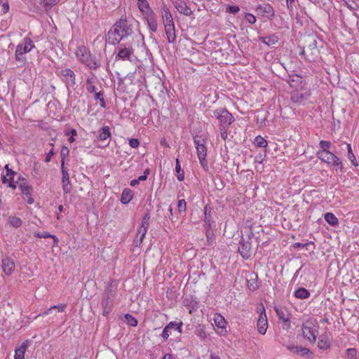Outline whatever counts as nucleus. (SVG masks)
<instances>
[{"label":"nucleus","mask_w":359,"mask_h":359,"mask_svg":"<svg viewBox=\"0 0 359 359\" xmlns=\"http://www.w3.org/2000/svg\"><path fill=\"white\" fill-rule=\"evenodd\" d=\"M114 293L111 288H107L102 295L101 306L102 308V315L107 316L112 311V302L114 300Z\"/></svg>","instance_id":"9d476101"},{"label":"nucleus","mask_w":359,"mask_h":359,"mask_svg":"<svg viewBox=\"0 0 359 359\" xmlns=\"http://www.w3.org/2000/svg\"><path fill=\"white\" fill-rule=\"evenodd\" d=\"M311 244L313 245L314 243L312 242V241H311L309 243H304V244L301 243H295L293 244V247L294 248H306V246H308L309 245H311Z\"/></svg>","instance_id":"052dcab7"},{"label":"nucleus","mask_w":359,"mask_h":359,"mask_svg":"<svg viewBox=\"0 0 359 359\" xmlns=\"http://www.w3.org/2000/svg\"><path fill=\"white\" fill-rule=\"evenodd\" d=\"M96 79L94 77H88L86 81V88L88 93L94 94V99L100 101V104L102 108H106V102L104 98L103 90H98L97 87L95 86Z\"/></svg>","instance_id":"423d86ee"},{"label":"nucleus","mask_w":359,"mask_h":359,"mask_svg":"<svg viewBox=\"0 0 359 359\" xmlns=\"http://www.w3.org/2000/svg\"><path fill=\"white\" fill-rule=\"evenodd\" d=\"M183 325V323L180 321V323L177 322H170L163 329V332L161 334V337L163 338V339L166 340L169 337V334H168V330L170 328H174L175 330H177L179 333H182V326Z\"/></svg>","instance_id":"6ab92c4d"},{"label":"nucleus","mask_w":359,"mask_h":359,"mask_svg":"<svg viewBox=\"0 0 359 359\" xmlns=\"http://www.w3.org/2000/svg\"><path fill=\"white\" fill-rule=\"evenodd\" d=\"M346 354L349 359H355L357 351L354 348H349L346 349Z\"/></svg>","instance_id":"8fccbe9b"},{"label":"nucleus","mask_w":359,"mask_h":359,"mask_svg":"<svg viewBox=\"0 0 359 359\" xmlns=\"http://www.w3.org/2000/svg\"><path fill=\"white\" fill-rule=\"evenodd\" d=\"M161 12L164 26L175 25L172 15L169 8L165 4H163V5L161 6Z\"/></svg>","instance_id":"dca6fc26"},{"label":"nucleus","mask_w":359,"mask_h":359,"mask_svg":"<svg viewBox=\"0 0 359 359\" xmlns=\"http://www.w3.org/2000/svg\"><path fill=\"white\" fill-rule=\"evenodd\" d=\"M278 36L276 34L267 36L266 45L269 46L275 45L278 41Z\"/></svg>","instance_id":"49530a36"},{"label":"nucleus","mask_w":359,"mask_h":359,"mask_svg":"<svg viewBox=\"0 0 359 359\" xmlns=\"http://www.w3.org/2000/svg\"><path fill=\"white\" fill-rule=\"evenodd\" d=\"M62 189L65 194H69L72 191V185L69 184H62Z\"/></svg>","instance_id":"0e129e2a"},{"label":"nucleus","mask_w":359,"mask_h":359,"mask_svg":"<svg viewBox=\"0 0 359 359\" xmlns=\"http://www.w3.org/2000/svg\"><path fill=\"white\" fill-rule=\"evenodd\" d=\"M34 48V43L30 38L25 37L23 41L19 43L16 47L15 53V59L21 65L25 63V57L23 56L25 53H29Z\"/></svg>","instance_id":"20e7f679"},{"label":"nucleus","mask_w":359,"mask_h":359,"mask_svg":"<svg viewBox=\"0 0 359 359\" xmlns=\"http://www.w3.org/2000/svg\"><path fill=\"white\" fill-rule=\"evenodd\" d=\"M17 184L22 194H30V191L32 190V187L29 184V182L26 179L19 178Z\"/></svg>","instance_id":"a878e982"},{"label":"nucleus","mask_w":359,"mask_h":359,"mask_svg":"<svg viewBox=\"0 0 359 359\" xmlns=\"http://www.w3.org/2000/svg\"><path fill=\"white\" fill-rule=\"evenodd\" d=\"M330 165L334 167L337 172H343L344 170V164L342 161L338 158L335 154L334 155V158L330 162Z\"/></svg>","instance_id":"72a5a7b5"},{"label":"nucleus","mask_w":359,"mask_h":359,"mask_svg":"<svg viewBox=\"0 0 359 359\" xmlns=\"http://www.w3.org/2000/svg\"><path fill=\"white\" fill-rule=\"evenodd\" d=\"M35 236L37 238H53L55 240V242L58 241V239L55 237V236L51 235L49 233H36L35 234Z\"/></svg>","instance_id":"864d4df0"},{"label":"nucleus","mask_w":359,"mask_h":359,"mask_svg":"<svg viewBox=\"0 0 359 359\" xmlns=\"http://www.w3.org/2000/svg\"><path fill=\"white\" fill-rule=\"evenodd\" d=\"M240 11V8L238 6L228 5L226 7V12L231 14H236Z\"/></svg>","instance_id":"3c124183"},{"label":"nucleus","mask_w":359,"mask_h":359,"mask_svg":"<svg viewBox=\"0 0 359 359\" xmlns=\"http://www.w3.org/2000/svg\"><path fill=\"white\" fill-rule=\"evenodd\" d=\"M332 144L329 141L320 140L319 146L322 149L320 151H330L328 149L331 147Z\"/></svg>","instance_id":"09e8293b"},{"label":"nucleus","mask_w":359,"mask_h":359,"mask_svg":"<svg viewBox=\"0 0 359 359\" xmlns=\"http://www.w3.org/2000/svg\"><path fill=\"white\" fill-rule=\"evenodd\" d=\"M60 0H41L40 4L48 12L52 9V8L57 4Z\"/></svg>","instance_id":"e433bc0d"},{"label":"nucleus","mask_w":359,"mask_h":359,"mask_svg":"<svg viewBox=\"0 0 359 359\" xmlns=\"http://www.w3.org/2000/svg\"><path fill=\"white\" fill-rule=\"evenodd\" d=\"M1 267L6 276L11 275L15 268V262L8 257H5L1 260Z\"/></svg>","instance_id":"2eb2a0df"},{"label":"nucleus","mask_w":359,"mask_h":359,"mask_svg":"<svg viewBox=\"0 0 359 359\" xmlns=\"http://www.w3.org/2000/svg\"><path fill=\"white\" fill-rule=\"evenodd\" d=\"M257 330L261 334H264L266 332L268 327V320L265 312V309L262 306V311L259 314V319L257 320Z\"/></svg>","instance_id":"4468645a"},{"label":"nucleus","mask_w":359,"mask_h":359,"mask_svg":"<svg viewBox=\"0 0 359 359\" xmlns=\"http://www.w3.org/2000/svg\"><path fill=\"white\" fill-rule=\"evenodd\" d=\"M177 208L180 212H185L187 209V203L185 200L181 199L178 201Z\"/></svg>","instance_id":"603ef678"},{"label":"nucleus","mask_w":359,"mask_h":359,"mask_svg":"<svg viewBox=\"0 0 359 359\" xmlns=\"http://www.w3.org/2000/svg\"><path fill=\"white\" fill-rule=\"evenodd\" d=\"M219 129H220V131H221V137L224 140H226L227 139V137H228V133H227V130L228 129H223V128H219Z\"/></svg>","instance_id":"69168bd1"},{"label":"nucleus","mask_w":359,"mask_h":359,"mask_svg":"<svg viewBox=\"0 0 359 359\" xmlns=\"http://www.w3.org/2000/svg\"><path fill=\"white\" fill-rule=\"evenodd\" d=\"M176 166H175V170L177 173V178L180 182H182L184 180V171L181 169V166L180 164V161L178 158H176Z\"/></svg>","instance_id":"79ce46f5"},{"label":"nucleus","mask_w":359,"mask_h":359,"mask_svg":"<svg viewBox=\"0 0 359 359\" xmlns=\"http://www.w3.org/2000/svg\"><path fill=\"white\" fill-rule=\"evenodd\" d=\"M144 18L147 22V25L150 31L152 32H156L158 29V23L156 18V14L154 11H151L149 14H147L146 16H144Z\"/></svg>","instance_id":"412c9836"},{"label":"nucleus","mask_w":359,"mask_h":359,"mask_svg":"<svg viewBox=\"0 0 359 359\" xmlns=\"http://www.w3.org/2000/svg\"><path fill=\"white\" fill-rule=\"evenodd\" d=\"M213 117L219 121V128L228 129L234 121L232 114L225 108H220L213 111Z\"/></svg>","instance_id":"39448f33"},{"label":"nucleus","mask_w":359,"mask_h":359,"mask_svg":"<svg viewBox=\"0 0 359 359\" xmlns=\"http://www.w3.org/2000/svg\"><path fill=\"white\" fill-rule=\"evenodd\" d=\"M239 245L238 252L241 257L245 259H249L251 256V243L248 241H243L239 243Z\"/></svg>","instance_id":"a211bd4d"},{"label":"nucleus","mask_w":359,"mask_h":359,"mask_svg":"<svg viewBox=\"0 0 359 359\" xmlns=\"http://www.w3.org/2000/svg\"><path fill=\"white\" fill-rule=\"evenodd\" d=\"M5 170L6 171V177H9L10 180H12V177H13L14 175H16V172L15 171H13L11 168H9L8 164L5 165Z\"/></svg>","instance_id":"13d9d810"},{"label":"nucleus","mask_w":359,"mask_h":359,"mask_svg":"<svg viewBox=\"0 0 359 359\" xmlns=\"http://www.w3.org/2000/svg\"><path fill=\"white\" fill-rule=\"evenodd\" d=\"M62 184H69L70 182H69L68 170H63V172H62Z\"/></svg>","instance_id":"4d7b16f0"},{"label":"nucleus","mask_w":359,"mask_h":359,"mask_svg":"<svg viewBox=\"0 0 359 359\" xmlns=\"http://www.w3.org/2000/svg\"><path fill=\"white\" fill-rule=\"evenodd\" d=\"M341 149H346L347 152H348L347 158L351 161V164L355 167L358 166V163L356 158L353 152L351 145L346 142H342L341 144Z\"/></svg>","instance_id":"b1692460"},{"label":"nucleus","mask_w":359,"mask_h":359,"mask_svg":"<svg viewBox=\"0 0 359 359\" xmlns=\"http://www.w3.org/2000/svg\"><path fill=\"white\" fill-rule=\"evenodd\" d=\"M286 347L287 350L299 356H307L308 358H312L313 355L309 348L305 347L296 346L294 344L287 345Z\"/></svg>","instance_id":"ddd939ff"},{"label":"nucleus","mask_w":359,"mask_h":359,"mask_svg":"<svg viewBox=\"0 0 359 359\" xmlns=\"http://www.w3.org/2000/svg\"><path fill=\"white\" fill-rule=\"evenodd\" d=\"M351 10L359 9V0H343Z\"/></svg>","instance_id":"c03bdc74"},{"label":"nucleus","mask_w":359,"mask_h":359,"mask_svg":"<svg viewBox=\"0 0 359 359\" xmlns=\"http://www.w3.org/2000/svg\"><path fill=\"white\" fill-rule=\"evenodd\" d=\"M310 96L309 93L303 94L299 93H294L291 96V100L293 102L302 104Z\"/></svg>","instance_id":"473e14b6"},{"label":"nucleus","mask_w":359,"mask_h":359,"mask_svg":"<svg viewBox=\"0 0 359 359\" xmlns=\"http://www.w3.org/2000/svg\"><path fill=\"white\" fill-rule=\"evenodd\" d=\"M69 152V149L67 147L63 146L60 151L61 160L65 161V158H67L68 157Z\"/></svg>","instance_id":"6e6d98bb"},{"label":"nucleus","mask_w":359,"mask_h":359,"mask_svg":"<svg viewBox=\"0 0 359 359\" xmlns=\"http://www.w3.org/2000/svg\"><path fill=\"white\" fill-rule=\"evenodd\" d=\"M54 154V152H53V149H52L51 150H50V151L46 154V158H45V162L48 163V162H50V160H51V158L52 156H53Z\"/></svg>","instance_id":"774afa93"},{"label":"nucleus","mask_w":359,"mask_h":359,"mask_svg":"<svg viewBox=\"0 0 359 359\" xmlns=\"http://www.w3.org/2000/svg\"><path fill=\"white\" fill-rule=\"evenodd\" d=\"M204 228H211L212 220L211 218V208L208 205L204 208Z\"/></svg>","instance_id":"7c9ffc66"},{"label":"nucleus","mask_w":359,"mask_h":359,"mask_svg":"<svg viewBox=\"0 0 359 359\" xmlns=\"http://www.w3.org/2000/svg\"><path fill=\"white\" fill-rule=\"evenodd\" d=\"M111 137L110 128L104 126L98 130V135L97 136L96 141L104 143L107 140Z\"/></svg>","instance_id":"4be33fe9"},{"label":"nucleus","mask_w":359,"mask_h":359,"mask_svg":"<svg viewBox=\"0 0 359 359\" xmlns=\"http://www.w3.org/2000/svg\"><path fill=\"white\" fill-rule=\"evenodd\" d=\"M318 325L316 320L309 318L306 320L302 327V335L304 339L308 340L310 343L313 344L316 341Z\"/></svg>","instance_id":"7ed1b4c3"},{"label":"nucleus","mask_w":359,"mask_h":359,"mask_svg":"<svg viewBox=\"0 0 359 359\" xmlns=\"http://www.w3.org/2000/svg\"><path fill=\"white\" fill-rule=\"evenodd\" d=\"M247 286L251 291H255L259 288L258 276L255 273H251L247 278Z\"/></svg>","instance_id":"5701e85b"},{"label":"nucleus","mask_w":359,"mask_h":359,"mask_svg":"<svg viewBox=\"0 0 359 359\" xmlns=\"http://www.w3.org/2000/svg\"><path fill=\"white\" fill-rule=\"evenodd\" d=\"M294 297L299 299H306L310 297L309 291L304 287H299L294 294Z\"/></svg>","instance_id":"f704fd0d"},{"label":"nucleus","mask_w":359,"mask_h":359,"mask_svg":"<svg viewBox=\"0 0 359 359\" xmlns=\"http://www.w3.org/2000/svg\"><path fill=\"white\" fill-rule=\"evenodd\" d=\"M194 144L197 150L198 158L206 157L207 156V147L205 145V140L200 136H196L194 137Z\"/></svg>","instance_id":"f8f14e48"},{"label":"nucleus","mask_w":359,"mask_h":359,"mask_svg":"<svg viewBox=\"0 0 359 359\" xmlns=\"http://www.w3.org/2000/svg\"><path fill=\"white\" fill-rule=\"evenodd\" d=\"M150 219V215L149 213H145L142 217V223L140 226L137 229L136 238L134 240V245L136 247L140 246L142 244L145 235L147 232L148 228L149 226V220Z\"/></svg>","instance_id":"1a4fd4ad"},{"label":"nucleus","mask_w":359,"mask_h":359,"mask_svg":"<svg viewBox=\"0 0 359 359\" xmlns=\"http://www.w3.org/2000/svg\"><path fill=\"white\" fill-rule=\"evenodd\" d=\"M137 6L144 16L149 14V12L153 11L147 0H137Z\"/></svg>","instance_id":"c85d7f7f"},{"label":"nucleus","mask_w":359,"mask_h":359,"mask_svg":"<svg viewBox=\"0 0 359 359\" xmlns=\"http://www.w3.org/2000/svg\"><path fill=\"white\" fill-rule=\"evenodd\" d=\"M125 319L128 325L135 327L137 325V319L130 314H126Z\"/></svg>","instance_id":"de8ad7c7"},{"label":"nucleus","mask_w":359,"mask_h":359,"mask_svg":"<svg viewBox=\"0 0 359 359\" xmlns=\"http://www.w3.org/2000/svg\"><path fill=\"white\" fill-rule=\"evenodd\" d=\"M324 219L332 226H337L339 224L337 217L332 212L325 213Z\"/></svg>","instance_id":"c9c22d12"},{"label":"nucleus","mask_w":359,"mask_h":359,"mask_svg":"<svg viewBox=\"0 0 359 359\" xmlns=\"http://www.w3.org/2000/svg\"><path fill=\"white\" fill-rule=\"evenodd\" d=\"M197 336L202 340L207 337V334L203 328L201 327L200 329L197 330Z\"/></svg>","instance_id":"bf43d9fd"},{"label":"nucleus","mask_w":359,"mask_h":359,"mask_svg":"<svg viewBox=\"0 0 359 359\" xmlns=\"http://www.w3.org/2000/svg\"><path fill=\"white\" fill-rule=\"evenodd\" d=\"M168 41L173 43L176 40L175 25L164 26Z\"/></svg>","instance_id":"bb28decb"},{"label":"nucleus","mask_w":359,"mask_h":359,"mask_svg":"<svg viewBox=\"0 0 359 359\" xmlns=\"http://www.w3.org/2000/svg\"><path fill=\"white\" fill-rule=\"evenodd\" d=\"M198 160L200 161L201 165L204 168V170H208V161L206 160V157L198 158Z\"/></svg>","instance_id":"680f3d73"},{"label":"nucleus","mask_w":359,"mask_h":359,"mask_svg":"<svg viewBox=\"0 0 359 359\" xmlns=\"http://www.w3.org/2000/svg\"><path fill=\"white\" fill-rule=\"evenodd\" d=\"M214 322L215 325L219 327L224 329L226 327V321L224 318L220 314H216L214 317Z\"/></svg>","instance_id":"ea45409f"},{"label":"nucleus","mask_w":359,"mask_h":359,"mask_svg":"<svg viewBox=\"0 0 359 359\" xmlns=\"http://www.w3.org/2000/svg\"><path fill=\"white\" fill-rule=\"evenodd\" d=\"M29 341L28 340H25L22 343V344L20 346V347L16 348L15 350V359H24L25 358V353L27 350V348L29 346Z\"/></svg>","instance_id":"393cba45"},{"label":"nucleus","mask_w":359,"mask_h":359,"mask_svg":"<svg viewBox=\"0 0 359 359\" xmlns=\"http://www.w3.org/2000/svg\"><path fill=\"white\" fill-rule=\"evenodd\" d=\"M2 182L5 184H7L8 187L12 188L13 189H15L17 187V182H15L13 181V177H12V180H10V178H7L6 176L2 177Z\"/></svg>","instance_id":"a18cd8bd"},{"label":"nucleus","mask_w":359,"mask_h":359,"mask_svg":"<svg viewBox=\"0 0 359 359\" xmlns=\"http://www.w3.org/2000/svg\"><path fill=\"white\" fill-rule=\"evenodd\" d=\"M206 230V238L208 241H209L210 239H212V231L211 230V228H205Z\"/></svg>","instance_id":"338daca9"},{"label":"nucleus","mask_w":359,"mask_h":359,"mask_svg":"<svg viewBox=\"0 0 359 359\" xmlns=\"http://www.w3.org/2000/svg\"><path fill=\"white\" fill-rule=\"evenodd\" d=\"M116 49L118 50L116 55V60H129L131 61V56L134 53V48L131 41L128 43H118Z\"/></svg>","instance_id":"6e6552de"},{"label":"nucleus","mask_w":359,"mask_h":359,"mask_svg":"<svg viewBox=\"0 0 359 359\" xmlns=\"http://www.w3.org/2000/svg\"><path fill=\"white\" fill-rule=\"evenodd\" d=\"M245 20L251 25H253L256 22L255 16L250 13H245Z\"/></svg>","instance_id":"5fc2aeb1"},{"label":"nucleus","mask_w":359,"mask_h":359,"mask_svg":"<svg viewBox=\"0 0 359 359\" xmlns=\"http://www.w3.org/2000/svg\"><path fill=\"white\" fill-rule=\"evenodd\" d=\"M276 312L278 318L287 323V326H290V318L289 315L287 312L281 309H276Z\"/></svg>","instance_id":"58836bf2"},{"label":"nucleus","mask_w":359,"mask_h":359,"mask_svg":"<svg viewBox=\"0 0 359 359\" xmlns=\"http://www.w3.org/2000/svg\"><path fill=\"white\" fill-rule=\"evenodd\" d=\"M56 74L61 78L67 89L69 88H74L76 85V74L71 69H62L59 72H57Z\"/></svg>","instance_id":"9b49d317"},{"label":"nucleus","mask_w":359,"mask_h":359,"mask_svg":"<svg viewBox=\"0 0 359 359\" xmlns=\"http://www.w3.org/2000/svg\"><path fill=\"white\" fill-rule=\"evenodd\" d=\"M140 144V142L137 139L132 138L129 140V145L132 148H137Z\"/></svg>","instance_id":"e2e57ef3"},{"label":"nucleus","mask_w":359,"mask_h":359,"mask_svg":"<svg viewBox=\"0 0 359 359\" xmlns=\"http://www.w3.org/2000/svg\"><path fill=\"white\" fill-rule=\"evenodd\" d=\"M133 33L131 25L128 24L126 18H121L108 32L107 41L111 45H116L124 39L131 36Z\"/></svg>","instance_id":"f257e3e1"},{"label":"nucleus","mask_w":359,"mask_h":359,"mask_svg":"<svg viewBox=\"0 0 359 359\" xmlns=\"http://www.w3.org/2000/svg\"><path fill=\"white\" fill-rule=\"evenodd\" d=\"M256 11L257 14L261 15L262 16H270L273 17L275 14L274 9L272 6L269 4H259L257 8Z\"/></svg>","instance_id":"f3484780"},{"label":"nucleus","mask_w":359,"mask_h":359,"mask_svg":"<svg viewBox=\"0 0 359 359\" xmlns=\"http://www.w3.org/2000/svg\"><path fill=\"white\" fill-rule=\"evenodd\" d=\"M67 308V304H62L59 305H55L51 307H50L47 311H44L43 313L40 314L39 316H41L43 317L52 313V311L53 310H57L58 312H63L65 309Z\"/></svg>","instance_id":"4c0bfd02"},{"label":"nucleus","mask_w":359,"mask_h":359,"mask_svg":"<svg viewBox=\"0 0 359 359\" xmlns=\"http://www.w3.org/2000/svg\"><path fill=\"white\" fill-rule=\"evenodd\" d=\"M133 198V191L130 189H124L121 198L123 204H128Z\"/></svg>","instance_id":"2f4dec72"},{"label":"nucleus","mask_w":359,"mask_h":359,"mask_svg":"<svg viewBox=\"0 0 359 359\" xmlns=\"http://www.w3.org/2000/svg\"><path fill=\"white\" fill-rule=\"evenodd\" d=\"M254 144L257 147L266 148L267 147V141L260 135L255 138Z\"/></svg>","instance_id":"a19ab883"},{"label":"nucleus","mask_w":359,"mask_h":359,"mask_svg":"<svg viewBox=\"0 0 359 359\" xmlns=\"http://www.w3.org/2000/svg\"><path fill=\"white\" fill-rule=\"evenodd\" d=\"M76 56L78 60L90 69L95 70L100 66V62L95 55H93L89 50L85 46L79 47Z\"/></svg>","instance_id":"f03ea898"},{"label":"nucleus","mask_w":359,"mask_h":359,"mask_svg":"<svg viewBox=\"0 0 359 359\" xmlns=\"http://www.w3.org/2000/svg\"><path fill=\"white\" fill-rule=\"evenodd\" d=\"M174 5L178 12L186 16H190L193 13L184 0H176Z\"/></svg>","instance_id":"aec40b11"},{"label":"nucleus","mask_w":359,"mask_h":359,"mask_svg":"<svg viewBox=\"0 0 359 359\" xmlns=\"http://www.w3.org/2000/svg\"><path fill=\"white\" fill-rule=\"evenodd\" d=\"M318 347L320 350H327L330 347V341L326 335L321 334L319 336Z\"/></svg>","instance_id":"c756f323"},{"label":"nucleus","mask_w":359,"mask_h":359,"mask_svg":"<svg viewBox=\"0 0 359 359\" xmlns=\"http://www.w3.org/2000/svg\"><path fill=\"white\" fill-rule=\"evenodd\" d=\"M8 222L10 224L15 228L20 227L22 224V219L15 216L9 217Z\"/></svg>","instance_id":"37998d69"},{"label":"nucleus","mask_w":359,"mask_h":359,"mask_svg":"<svg viewBox=\"0 0 359 359\" xmlns=\"http://www.w3.org/2000/svg\"><path fill=\"white\" fill-rule=\"evenodd\" d=\"M316 155L321 161L330 165L334 158V154L331 151H318Z\"/></svg>","instance_id":"cd10ccee"},{"label":"nucleus","mask_w":359,"mask_h":359,"mask_svg":"<svg viewBox=\"0 0 359 359\" xmlns=\"http://www.w3.org/2000/svg\"><path fill=\"white\" fill-rule=\"evenodd\" d=\"M307 52V61L315 62L318 60L320 50L318 48V41L314 36H309L306 39Z\"/></svg>","instance_id":"0eeeda50"}]
</instances>
